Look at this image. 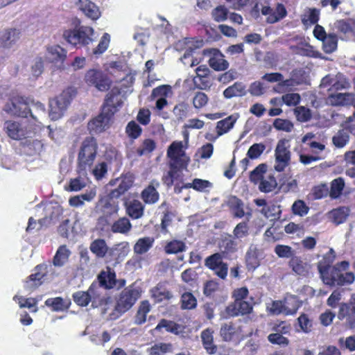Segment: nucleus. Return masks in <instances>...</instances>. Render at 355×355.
Returning a JSON list of instances; mask_svg holds the SVG:
<instances>
[{
    "label": "nucleus",
    "mask_w": 355,
    "mask_h": 355,
    "mask_svg": "<svg viewBox=\"0 0 355 355\" xmlns=\"http://www.w3.org/2000/svg\"><path fill=\"white\" fill-rule=\"evenodd\" d=\"M97 142L94 137H87L83 141L77 159L78 175L87 176L94 162L97 153Z\"/></svg>",
    "instance_id": "nucleus-1"
},
{
    "label": "nucleus",
    "mask_w": 355,
    "mask_h": 355,
    "mask_svg": "<svg viewBox=\"0 0 355 355\" xmlns=\"http://www.w3.org/2000/svg\"><path fill=\"white\" fill-rule=\"evenodd\" d=\"M349 262L341 261L331 270L329 275L325 276L322 281L324 284L329 286H345L354 282L355 276L353 272H348Z\"/></svg>",
    "instance_id": "nucleus-2"
},
{
    "label": "nucleus",
    "mask_w": 355,
    "mask_h": 355,
    "mask_svg": "<svg viewBox=\"0 0 355 355\" xmlns=\"http://www.w3.org/2000/svg\"><path fill=\"white\" fill-rule=\"evenodd\" d=\"M73 90L69 88L49 102V117L51 120L60 119L64 114L73 98Z\"/></svg>",
    "instance_id": "nucleus-3"
},
{
    "label": "nucleus",
    "mask_w": 355,
    "mask_h": 355,
    "mask_svg": "<svg viewBox=\"0 0 355 355\" xmlns=\"http://www.w3.org/2000/svg\"><path fill=\"white\" fill-rule=\"evenodd\" d=\"M94 35L95 33L92 28L82 26L75 30L65 31L63 33V37L67 42L73 46L77 44L85 46L92 42L96 38Z\"/></svg>",
    "instance_id": "nucleus-4"
},
{
    "label": "nucleus",
    "mask_w": 355,
    "mask_h": 355,
    "mask_svg": "<svg viewBox=\"0 0 355 355\" xmlns=\"http://www.w3.org/2000/svg\"><path fill=\"white\" fill-rule=\"evenodd\" d=\"M139 287L132 284L121 293L116 305V310L119 313H125L130 309L141 296Z\"/></svg>",
    "instance_id": "nucleus-5"
},
{
    "label": "nucleus",
    "mask_w": 355,
    "mask_h": 355,
    "mask_svg": "<svg viewBox=\"0 0 355 355\" xmlns=\"http://www.w3.org/2000/svg\"><path fill=\"white\" fill-rule=\"evenodd\" d=\"M167 156L170 158L169 167L186 168L190 161L183 150L182 141H173L168 148Z\"/></svg>",
    "instance_id": "nucleus-6"
},
{
    "label": "nucleus",
    "mask_w": 355,
    "mask_h": 355,
    "mask_svg": "<svg viewBox=\"0 0 355 355\" xmlns=\"http://www.w3.org/2000/svg\"><path fill=\"white\" fill-rule=\"evenodd\" d=\"M350 83L343 74H329L324 76L320 83V87L327 89L329 92L347 89L349 87Z\"/></svg>",
    "instance_id": "nucleus-7"
},
{
    "label": "nucleus",
    "mask_w": 355,
    "mask_h": 355,
    "mask_svg": "<svg viewBox=\"0 0 355 355\" xmlns=\"http://www.w3.org/2000/svg\"><path fill=\"white\" fill-rule=\"evenodd\" d=\"M85 80L88 85L94 86L101 92L107 91L110 87V80L98 70H89L85 74Z\"/></svg>",
    "instance_id": "nucleus-8"
},
{
    "label": "nucleus",
    "mask_w": 355,
    "mask_h": 355,
    "mask_svg": "<svg viewBox=\"0 0 355 355\" xmlns=\"http://www.w3.org/2000/svg\"><path fill=\"white\" fill-rule=\"evenodd\" d=\"M3 128L7 135L15 140H19L28 135V131L25 123L6 121L4 123Z\"/></svg>",
    "instance_id": "nucleus-9"
},
{
    "label": "nucleus",
    "mask_w": 355,
    "mask_h": 355,
    "mask_svg": "<svg viewBox=\"0 0 355 355\" xmlns=\"http://www.w3.org/2000/svg\"><path fill=\"white\" fill-rule=\"evenodd\" d=\"M112 115L105 113L102 110L101 112L88 123V130L91 134H98L105 131L110 126V122Z\"/></svg>",
    "instance_id": "nucleus-10"
},
{
    "label": "nucleus",
    "mask_w": 355,
    "mask_h": 355,
    "mask_svg": "<svg viewBox=\"0 0 355 355\" xmlns=\"http://www.w3.org/2000/svg\"><path fill=\"white\" fill-rule=\"evenodd\" d=\"M291 153L283 141H279L275 149V169L278 172L283 171L288 165Z\"/></svg>",
    "instance_id": "nucleus-11"
},
{
    "label": "nucleus",
    "mask_w": 355,
    "mask_h": 355,
    "mask_svg": "<svg viewBox=\"0 0 355 355\" xmlns=\"http://www.w3.org/2000/svg\"><path fill=\"white\" fill-rule=\"evenodd\" d=\"M121 104L120 92L117 88H114L107 94L102 110L105 113H109L113 116Z\"/></svg>",
    "instance_id": "nucleus-12"
},
{
    "label": "nucleus",
    "mask_w": 355,
    "mask_h": 355,
    "mask_svg": "<svg viewBox=\"0 0 355 355\" xmlns=\"http://www.w3.org/2000/svg\"><path fill=\"white\" fill-rule=\"evenodd\" d=\"M71 3L74 4L85 16L93 20L98 19L101 12L98 6L89 0H71Z\"/></svg>",
    "instance_id": "nucleus-13"
},
{
    "label": "nucleus",
    "mask_w": 355,
    "mask_h": 355,
    "mask_svg": "<svg viewBox=\"0 0 355 355\" xmlns=\"http://www.w3.org/2000/svg\"><path fill=\"white\" fill-rule=\"evenodd\" d=\"M253 306L252 303L245 301H238L226 307L225 311L228 316L234 317L251 313Z\"/></svg>",
    "instance_id": "nucleus-14"
},
{
    "label": "nucleus",
    "mask_w": 355,
    "mask_h": 355,
    "mask_svg": "<svg viewBox=\"0 0 355 355\" xmlns=\"http://www.w3.org/2000/svg\"><path fill=\"white\" fill-rule=\"evenodd\" d=\"M338 318L340 320H346L349 328L355 327V302L350 304H342L338 313Z\"/></svg>",
    "instance_id": "nucleus-15"
},
{
    "label": "nucleus",
    "mask_w": 355,
    "mask_h": 355,
    "mask_svg": "<svg viewBox=\"0 0 355 355\" xmlns=\"http://www.w3.org/2000/svg\"><path fill=\"white\" fill-rule=\"evenodd\" d=\"M210 53L213 56L209 58V66L216 71H224L229 67V62L224 59L223 55L217 49L204 50V54Z\"/></svg>",
    "instance_id": "nucleus-16"
},
{
    "label": "nucleus",
    "mask_w": 355,
    "mask_h": 355,
    "mask_svg": "<svg viewBox=\"0 0 355 355\" xmlns=\"http://www.w3.org/2000/svg\"><path fill=\"white\" fill-rule=\"evenodd\" d=\"M239 243V242L232 237V234H227L222 237L219 242L220 253L222 254L224 257H227L238 250Z\"/></svg>",
    "instance_id": "nucleus-17"
},
{
    "label": "nucleus",
    "mask_w": 355,
    "mask_h": 355,
    "mask_svg": "<svg viewBox=\"0 0 355 355\" xmlns=\"http://www.w3.org/2000/svg\"><path fill=\"white\" fill-rule=\"evenodd\" d=\"M335 257V252L331 248L318 263V269L322 281L324 278H325V276L329 275L331 272V270L333 268V266H331V264L334 262Z\"/></svg>",
    "instance_id": "nucleus-18"
},
{
    "label": "nucleus",
    "mask_w": 355,
    "mask_h": 355,
    "mask_svg": "<svg viewBox=\"0 0 355 355\" xmlns=\"http://www.w3.org/2000/svg\"><path fill=\"white\" fill-rule=\"evenodd\" d=\"M159 187V182L157 180H153L150 184L141 192V198L146 204H155L159 198V194L157 189Z\"/></svg>",
    "instance_id": "nucleus-19"
},
{
    "label": "nucleus",
    "mask_w": 355,
    "mask_h": 355,
    "mask_svg": "<svg viewBox=\"0 0 355 355\" xmlns=\"http://www.w3.org/2000/svg\"><path fill=\"white\" fill-rule=\"evenodd\" d=\"M327 101L332 105H348L355 103V96L352 93H331Z\"/></svg>",
    "instance_id": "nucleus-20"
},
{
    "label": "nucleus",
    "mask_w": 355,
    "mask_h": 355,
    "mask_svg": "<svg viewBox=\"0 0 355 355\" xmlns=\"http://www.w3.org/2000/svg\"><path fill=\"white\" fill-rule=\"evenodd\" d=\"M20 32L16 29L5 30L0 32V46L11 48L19 39Z\"/></svg>",
    "instance_id": "nucleus-21"
},
{
    "label": "nucleus",
    "mask_w": 355,
    "mask_h": 355,
    "mask_svg": "<svg viewBox=\"0 0 355 355\" xmlns=\"http://www.w3.org/2000/svg\"><path fill=\"white\" fill-rule=\"evenodd\" d=\"M289 266L294 272L303 277L306 276L311 269V266L307 262L302 260L301 257L296 256L291 259Z\"/></svg>",
    "instance_id": "nucleus-22"
},
{
    "label": "nucleus",
    "mask_w": 355,
    "mask_h": 355,
    "mask_svg": "<svg viewBox=\"0 0 355 355\" xmlns=\"http://www.w3.org/2000/svg\"><path fill=\"white\" fill-rule=\"evenodd\" d=\"M238 119L239 114H234L218 121L216 127L218 137L228 132L232 129Z\"/></svg>",
    "instance_id": "nucleus-23"
},
{
    "label": "nucleus",
    "mask_w": 355,
    "mask_h": 355,
    "mask_svg": "<svg viewBox=\"0 0 355 355\" xmlns=\"http://www.w3.org/2000/svg\"><path fill=\"white\" fill-rule=\"evenodd\" d=\"M89 293L90 297V302L94 308L98 307L103 304H107L110 298H107L101 293V288L96 285L92 284L89 288Z\"/></svg>",
    "instance_id": "nucleus-24"
},
{
    "label": "nucleus",
    "mask_w": 355,
    "mask_h": 355,
    "mask_svg": "<svg viewBox=\"0 0 355 355\" xmlns=\"http://www.w3.org/2000/svg\"><path fill=\"white\" fill-rule=\"evenodd\" d=\"M98 281L100 285L107 289L114 288L117 283L116 274L110 268H107V271H102L99 274Z\"/></svg>",
    "instance_id": "nucleus-25"
},
{
    "label": "nucleus",
    "mask_w": 355,
    "mask_h": 355,
    "mask_svg": "<svg viewBox=\"0 0 355 355\" xmlns=\"http://www.w3.org/2000/svg\"><path fill=\"white\" fill-rule=\"evenodd\" d=\"M201 338L203 346L207 352L209 354H214L216 353L217 347L214 344L213 331L209 329L202 331L201 334Z\"/></svg>",
    "instance_id": "nucleus-26"
},
{
    "label": "nucleus",
    "mask_w": 355,
    "mask_h": 355,
    "mask_svg": "<svg viewBox=\"0 0 355 355\" xmlns=\"http://www.w3.org/2000/svg\"><path fill=\"white\" fill-rule=\"evenodd\" d=\"M125 206L127 213L132 218L138 219L143 216L144 207L139 200H134L128 204L125 202Z\"/></svg>",
    "instance_id": "nucleus-27"
},
{
    "label": "nucleus",
    "mask_w": 355,
    "mask_h": 355,
    "mask_svg": "<svg viewBox=\"0 0 355 355\" xmlns=\"http://www.w3.org/2000/svg\"><path fill=\"white\" fill-rule=\"evenodd\" d=\"M29 116L35 121H40L44 118L46 116L44 105L39 101H31L30 102Z\"/></svg>",
    "instance_id": "nucleus-28"
},
{
    "label": "nucleus",
    "mask_w": 355,
    "mask_h": 355,
    "mask_svg": "<svg viewBox=\"0 0 355 355\" xmlns=\"http://www.w3.org/2000/svg\"><path fill=\"white\" fill-rule=\"evenodd\" d=\"M149 355H164L173 353V345L171 343H157L147 349Z\"/></svg>",
    "instance_id": "nucleus-29"
},
{
    "label": "nucleus",
    "mask_w": 355,
    "mask_h": 355,
    "mask_svg": "<svg viewBox=\"0 0 355 355\" xmlns=\"http://www.w3.org/2000/svg\"><path fill=\"white\" fill-rule=\"evenodd\" d=\"M89 249L98 258H103L108 250V247L104 239H97L90 244Z\"/></svg>",
    "instance_id": "nucleus-30"
},
{
    "label": "nucleus",
    "mask_w": 355,
    "mask_h": 355,
    "mask_svg": "<svg viewBox=\"0 0 355 355\" xmlns=\"http://www.w3.org/2000/svg\"><path fill=\"white\" fill-rule=\"evenodd\" d=\"M245 94V86L241 82H236L232 85L226 88L223 92V96L226 98H232L234 96H242Z\"/></svg>",
    "instance_id": "nucleus-31"
},
{
    "label": "nucleus",
    "mask_w": 355,
    "mask_h": 355,
    "mask_svg": "<svg viewBox=\"0 0 355 355\" xmlns=\"http://www.w3.org/2000/svg\"><path fill=\"white\" fill-rule=\"evenodd\" d=\"M277 187L275 178L271 174H267L259 182V189L263 193L273 191Z\"/></svg>",
    "instance_id": "nucleus-32"
},
{
    "label": "nucleus",
    "mask_w": 355,
    "mask_h": 355,
    "mask_svg": "<svg viewBox=\"0 0 355 355\" xmlns=\"http://www.w3.org/2000/svg\"><path fill=\"white\" fill-rule=\"evenodd\" d=\"M154 239L152 237H144L139 239L134 245V252L137 254H143L147 252L153 246Z\"/></svg>",
    "instance_id": "nucleus-33"
},
{
    "label": "nucleus",
    "mask_w": 355,
    "mask_h": 355,
    "mask_svg": "<svg viewBox=\"0 0 355 355\" xmlns=\"http://www.w3.org/2000/svg\"><path fill=\"white\" fill-rule=\"evenodd\" d=\"M349 214V209L347 207H342L330 211L329 216L335 224L339 225L346 220Z\"/></svg>",
    "instance_id": "nucleus-34"
},
{
    "label": "nucleus",
    "mask_w": 355,
    "mask_h": 355,
    "mask_svg": "<svg viewBox=\"0 0 355 355\" xmlns=\"http://www.w3.org/2000/svg\"><path fill=\"white\" fill-rule=\"evenodd\" d=\"M66 51L58 45L49 47L47 49V58L51 62L63 61L66 58Z\"/></svg>",
    "instance_id": "nucleus-35"
},
{
    "label": "nucleus",
    "mask_w": 355,
    "mask_h": 355,
    "mask_svg": "<svg viewBox=\"0 0 355 355\" xmlns=\"http://www.w3.org/2000/svg\"><path fill=\"white\" fill-rule=\"evenodd\" d=\"M250 227L247 222L243 221L238 223L233 230L232 236L236 241L241 242L244 238L249 235Z\"/></svg>",
    "instance_id": "nucleus-36"
},
{
    "label": "nucleus",
    "mask_w": 355,
    "mask_h": 355,
    "mask_svg": "<svg viewBox=\"0 0 355 355\" xmlns=\"http://www.w3.org/2000/svg\"><path fill=\"white\" fill-rule=\"evenodd\" d=\"M69 255L70 251L66 245L60 246L53 258L54 266L59 267L64 266L67 262Z\"/></svg>",
    "instance_id": "nucleus-37"
},
{
    "label": "nucleus",
    "mask_w": 355,
    "mask_h": 355,
    "mask_svg": "<svg viewBox=\"0 0 355 355\" xmlns=\"http://www.w3.org/2000/svg\"><path fill=\"white\" fill-rule=\"evenodd\" d=\"M131 227L130 220L127 218L123 217L112 224L111 230L114 233L125 234L130 231Z\"/></svg>",
    "instance_id": "nucleus-38"
},
{
    "label": "nucleus",
    "mask_w": 355,
    "mask_h": 355,
    "mask_svg": "<svg viewBox=\"0 0 355 355\" xmlns=\"http://www.w3.org/2000/svg\"><path fill=\"white\" fill-rule=\"evenodd\" d=\"M150 311V305L148 301H143L137 312L135 318V323L137 324H141L146 321V315Z\"/></svg>",
    "instance_id": "nucleus-39"
},
{
    "label": "nucleus",
    "mask_w": 355,
    "mask_h": 355,
    "mask_svg": "<svg viewBox=\"0 0 355 355\" xmlns=\"http://www.w3.org/2000/svg\"><path fill=\"white\" fill-rule=\"evenodd\" d=\"M224 256L219 253H214L207 257L205 260V265L210 270L217 269L218 266H220L225 263L223 261Z\"/></svg>",
    "instance_id": "nucleus-40"
},
{
    "label": "nucleus",
    "mask_w": 355,
    "mask_h": 355,
    "mask_svg": "<svg viewBox=\"0 0 355 355\" xmlns=\"http://www.w3.org/2000/svg\"><path fill=\"white\" fill-rule=\"evenodd\" d=\"M267 166L265 164H261L257 166L250 175V180L254 184H258L267 174Z\"/></svg>",
    "instance_id": "nucleus-41"
},
{
    "label": "nucleus",
    "mask_w": 355,
    "mask_h": 355,
    "mask_svg": "<svg viewBox=\"0 0 355 355\" xmlns=\"http://www.w3.org/2000/svg\"><path fill=\"white\" fill-rule=\"evenodd\" d=\"M322 48L325 53H331L337 48V37L335 34H329L322 39Z\"/></svg>",
    "instance_id": "nucleus-42"
},
{
    "label": "nucleus",
    "mask_w": 355,
    "mask_h": 355,
    "mask_svg": "<svg viewBox=\"0 0 355 355\" xmlns=\"http://www.w3.org/2000/svg\"><path fill=\"white\" fill-rule=\"evenodd\" d=\"M284 305H285L284 310V315H293L295 314L300 307L298 302L294 297H290L285 299L284 301Z\"/></svg>",
    "instance_id": "nucleus-43"
},
{
    "label": "nucleus",
    "mask_w": 355,
    "mask_h": 355,
    "mask_svg": "<svg viewBox=\"0 0 355 355\" xmlns=\"http://www.w3.org/2000/svg\"><path fill=\"white\" fill-rule=\"evenodd\" d=\"M185 249V244L178 240H173L168 242L164 248L165 252L167 254H176L184 251Z\"/></svg>",
    "instance_id": "nucleus-44"
},
{
    "label": "nucleus",
    "mask_w": 355,
    "mask_h": 355,
    "mask_svg": "<svg viewBox=\"0 0 355 355\" xmlns=\"http://www.w3.org/2000/svg\"><path fill=\"white\" fill-rule=\"evenodd\" d=\"M229 204L233 209L235 217L241 218L244 216L243 203L240 199L236 197H232L230 200Z\"/></svg>",
    "instance_id": "nucleus-45"
},
{
    "label": "nucleus",
    "mask_w": 355,
    "mask_h": 355,
    "mask_svg": "<svg viewBox=\"0 0 355 355\" xmlns=\"http://www.w3.org/2000/svg\"><path fill=\"white\" fill-rule=\"evenodd\" d=\"M319 10L316 8L309 9L308 12L302 18L303 24L308 26L316 24L319 20Z\"/></svg>",
    "instance_id": "nucleus-46"
},
{
    "label": "nucleus",
    "mask_w": 355,
    "mask_h": 355,
    "mask_svg": "<svg viewBox=\"0 0 355 355\" xmlns=\"http://www.w3.org/2000/svg\"><path fill=\"white\" fill-rule=\"evenodd\" d=\"M349 141V133L347 130L338 131L332 138L333 144L338 148L344 147Z\"/></svg>",
    "instance_id": "nucleus-47"
},
{
    "label": "nucleus",
    "mask_w": 355,
    "mask_h": 355,
    "mask_svg": "<svg viewBox=\"0 0 355 355\" xmlns=\"http://www.w3.org/2000/svg\"><path fill=\"white\" fill-rule=\"evenodd\" d=\"M89 289L87 291H77L72 295L76 304L80 306H86L90 302Z\"/></svg>",
    "instance_id": "nucleus-48"
},
{
    "label": "nucleus",
    "mask_w": 355,
    "mask_h": 355,
    "mask_svg": "<svg viewBox=\"0 0 355 355\" xmlns=\"http://www.w3.org/2000/svg\"><path fill=\"white\" fill-rule=\"evenodd\" d=\"M43 275L40 272H35L31 275L25 283V288L28 290H33L42 284Z\"/></svg>",
    "instance_id": "nucleus-49"
},
{
    "label": "nucleus",
    "mask_w": 355,
    "mask_h": 355,
    "mask_svg": "<svg viewBox=\"0 0 355 355\" xmlns=\"http://www.w3.org/2000/svg\"><path fill=\"white\" fill-rule=\"evenodd\" d=\"M294 113L297 121L300 122L309 121L312 117L311 110L304 106L296 107L294 110Z\"/></svg>",
    "instance_id": "nucleus-50"
},
{
    "label": "nucleus",
    "mask_w": 355,
    "mask_h": 355,
    "mask_svg": "<svg viewBox=\"0 0 355 355\" xmlns=\"http://www.w3.org/2000/svg\"><path fill=\"white\" fill-rule=\"evenodd\" d=\"M164 328L167 331L173 334H178L180 326L175 322L165 319H162L155 327V330H160Z\"/></svg>",
    "instance_id": "nucleus-51"
},
{
    "label": "nucleus",
    "mask_w": 355,
    "mask_h": 355,
    "mask_svg": "<svg viewBox=\"0 0 355 355\" xmlns=\"http://www.w3.org/2000/svg\"><path fill=\"white\" fill-rule=\"evenodd\" d=\"M187 49L184 52L183 56L181 58V60L184 62V64H186L184 60L192 55V53L194 50L202 48L203 46L204 42L202 40H198L196 41L189 40L187 42Z\"/></svg>",
    "instance_id": "nucleus-52"
},
{
    "label": "nucleus",
    "mask_w": 355,
    "mask_h": 355,
    "mask_svg": "<svg viewBox=\"0 0 355 355\" xmlns=\"http://www.w3.org/2000/svg\"><path fill=\"white\" fill-rule=\"evenodd\" d=\"M235 332L236 328L232 322L223 324L220 330V336L225 341L230 340Z\"/></svg>",
    "instance_id": "nucleus-53"
},
{
    "label": "nucleus",
    "mask_w": 355,
    "mask_h": 355,
    "mask_svg": "<svg viewBox=\"0 0 355 355\" xmlns=\"http://www.w3.org/2000/svg\"><path fill=\"white\" fill-rule=\"evenodd\" d=\"M182 308L183 309H192L196 306L197 300L191 293H184L181 297Z\"/></svg>",
    "instance_id": "nucleus-54"
},
{
    "label": "nucleus",
    "mask_w": 355,
    "mask_h": 355,
    "mask_svg": "<svg viewBox=\"0 0 355 355\" xmlns=\"http://www.w3.org/2000/svg\"><path fill=\"white\" fill-rule=\"evenodd\" d=\"M334 30L344 34L351 33L352 19H340L335 21L334 24Z\"/></svg>",
    "instance_id": "nucleus-55"
},
{
    "label": "nucleus",
    "mask_w": 355,
    "mask_h": 355,
    "mask_svg": "<svg viewBox=\"0 0 355 355\" xmlns=\"http://www.w3.org/2000/svg\"><path fill=\"white\" fill-rule=\"evenodd\" d=\"M189 112V105L187 103L182 102L177 104L173 112L178 120H183L187 116Z\"/></svg>",
    "instance_id": "nucleus-56"
},
{
    "label": "nucleus",
    "mask_w": 355,
    "mask_h": 355,
    "mask_svg": "<svg viewBox=\"0 0 355 355\" xmlns=\"http://www.w3.org/2000/svg\"><path fill=\"white\" fill-rule=\"evenodd\" d=\"M266 146L262 143L254 144L248 150L247 155L252 159H257L263 153Z\"/></svg>",
    "instance_id": "nucleus-57"
},
{
    "label": "nucleus",
    "mask_w": 355,
    "mask_h": 355,
    "mask_svg": "<svg viewBox=\"0 0 355 355\" xmlns=\"http://www.w3.org/2000/svg\"><path fill=\"white\" fill-rule=\"evenodd\" d=\"M275 252L280 258H292L295 257V251L288 245H277L275 248Z\"/></svg>",
    "instance_id": "nucleus-58"
},
{
    "label": "nucleus",
    "mask_w": 355,
    "mask_h": 355,
    "mask_svg": "<svg viewBox=\"0 0 355 355\" xmlns=\"http://www.w3.org/2000/svg\"><path fill=\"white\" fill-rule=\"evenodd\" d=\"M345 186L344 180L341 178H338L335 179L331 183L330 196L334 198H338L342 191L343 190Z\"/></svg>",
    "instance_id": "nucleus-59"
},
{
    "label": "nucleus",
    "mask_w": 355,
    "mask_h": 355,
    "mask_svg": "<svg viewBox=\"0 0 355 355\" xmlns=\"http://www.w3.org/2000/svg\"><path fill=\"white\" fill-rule=\"evenodd\" d=\"M273 126L278 130L290 132L293 129V124L288 119H276L273 122Z\"/></svg>",
    "instance_id": "nucleus-60"
},
{
    "label": "nucleus",
    "mask_w": 355,
    "mask_h": 355,
    "mask_svg": "<svg viewBox=\"0 0 355 355\" xmlns=\"http://www.w3.org/2000/svg\"><path fill=\"white\" fill-rule=\"evenodd\" d=\"M209 101V98L203 92H198L193 98V105L196 109H200L205 107Z\"/></svg>",
    "instance_id": "nucleus-61"
},
{
    "label": "nucleus",
    "mask_w": 355,
    "mask_h": 355,
    "mask_svg": "<svg viewBox=\"0 0 355 355\" xmlns=\"http://www.w3.org/2000/svg\"><path fill=\"white\" fill-rule=\"evenodd\" d=\"M193 189L200 192H207L212 187V183L208 180L196 178L193 180Z\"/></svg>",
    "instance_id": "nucleus-62"
},
{
    "label": "nucleus",
    "mask_w": 355,
    "mask_h": 355,
    "mask_svg": "<svg viewBox=\"0 0 355 355\" xmlns=\"http://www.w3.org/2000/svg\"><path fill=\"white\" fill-rule=\"evenodd\" d=\"M107 164L105 162H101L97 164L92 169V172L96 180H101L107 173Z\"/></svg>",
    "instance_id": "nucleus-63"
},
{
    "label": "nucleus",
    "mask_w": 355,
    "mask_h": 355,
    "mask_svg": "<svg viewBox=\"0 0 355 355\" xmlns=\"http://www.w3.org/2000/svg\"><path fill=\"white\" fill-rule=\"evenodd\" d=\"M45 304L47 306L52 307L53 311H62L65 309L63 299L60 297L47 299Z\"/></svg>",
    "instance_id": "nucleus-64"
}]
</instances>
